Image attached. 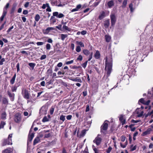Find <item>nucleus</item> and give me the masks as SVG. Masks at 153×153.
I'll use <instances>...</instances> for the list:
<instances>
[{
    "label": "nucleus",
    "mask_w": 153,
    "mask_h": 153,
    "mask_svg": "<svg viewBox=\"0 0 153 153\" xmlns=\"http://www.w3.org/2000/svg\"><path fill=\"white\" fill-rule=\"evenodd\" d=\"M105 69L107 71L106 74L107 77L109 76L111 72L112 66V59L108 61V58L106 57L105 61Z\"/></svg>",
    "instance_id": "1"
},
{
    "label": "nucleus",
    "mask_w": 153,
    "mask_h": 153,
    "mask_svg": "<svg viewBox=\"0 0 153 153\" xmlns=\"http://www.w3.org/2000/svg\"><path fill=\"white\" fill-rule=\"evenodd\" d=\"M108 123H105V121L101 127V132L104 135L106 134H107L106 131L108 129Z\"/></svg>",
    "instance_id": "2"
},
{
    "label": "nucleus",
    "mask_w": 153,
    "mask_h": 153,
    "mask_svg": "<svg viewBox=\"0 0 153 153\" xmlns=\"http://www.w3.org/2000/svg\"><path fill=\"white\" fill-rule=\"evenodd\" d=\"M48 108L46 105L43 106L39 110V114L41 115L46 114L47 113Z\"/></svg>",
    "instance_id": "3"
},
{
    "label": "nucleus",
    "mask_w": 153,
    "mask_h": 153,
    "mask_svg": "<svg viewBox=\"0 0 153 153\" xmlns=\"http://www.w3.org/2000/svg\"><path fill=\"white\" fill-rule=\"evenodd\" d=\"M14 119L16 123H19L21 120V115L19 113H17L14 116Z\"/></svg>",
    "instance_id": "4"
},
{
    "label": "nucleus",
    "mask_w": 153,
    "mask_h": 153,
    "mask_svg": "<svg viewBox=\"0 0 153 153\" xmlns=\"http://www.w3.org/2000/svg\"><path fill=\"white\" fill-rule=\"evenodd\" d=\"M110 18L111 21V25L114 26L116 21V18L114 14H112L110 15Z\"/></svg>",
    "instance_id": "5"
},
{
    "label": "nucleus",
    "mask_w": 153,
    "mask_h": 153,
    "mask_svg": "<svg viewBox=\"0 0 153 153\" xmlns=\"http://www.w3.org/2000/svg\"><path fill=\"white\" fill-rule=\"evenodd\" d=\"M10 134L8 136V138L7 139H4L2 143V145L3 146H5L7 145H9L10 143Z\"/></svg>",
    "instance_id": "6"
},
{
    "label": "nucleus",
    "mask_w": 153,
    "mask_h": 153,
    "mask_svg": "<svg viewBox=\"0 0 153 153\" xmlns=\"http://www.w3.org/2000/svg\"><path fill=\"white\" fill-rule=\"evenodd\" d=\"M101 141L102 139L100 137H97L93 140V142L95 143L98 146L100 144Z\"/></svg>",
    "instance_id": "7"
},
{
    "label": "nucleus",
    "mask_w": 153,
    "mask_h": 153,
    "mask_svg": "<svg viewBox=\"0 0 153 153\" xmlns=\"http://www.w3.org/2000/svg\"><path fill=\"white\" fill-rule=\"evenodd\" d=\"M53 16H56V17L60 18L63 17L64 15L62 13L59 14V13L57 12H55L53 13Z\"/></svg>",
    "instance_id": "8"
},
{
    "label": "nucleus",
    "mask_w": 153,
    "mask_h": 153,
    "mask_svg": "<svg viewBox=\"0 0 153 153\" xmlns=\"http://www.w3.org/2000/svg\"><path fill=\"white\" fill-rule=\"evenodd\" d=\"M87 130L86 129H84L82 130L81 133V134L79 135V131L78 130L77 132V136L78 137H79L80 138L84 137L86 134V132Z\"/></svg>",
    "instance_id": "9"
},
{
    "label": "nucleus",
    "mask_w": 153,
    "mask_h": 153,
    "mask_svg": "<svg viewBox=\"0 0 153 153\" xmlns=\"http://www.w3.org/2000/svg\"><path fill=\"white\" fill-rule=\"evenodd\" d=\"M69 79L70 80L74 82H78L80 83H81L82 82L81 79L80 78L78 77H77L75 78L71 77L69 78Z\"/></svg>",
    "instance_id": "10"
},
{
    "label": "nucleus",
    "mask_w": 153,
    "mask_h": 153,
    "mask_svg": "<svg viewBox=\"0 0 153 153\" xmlns=\"http://www.w3.org/2000/svg\"><path fill=\"white\" fill-rule=\"evenodd\" d=\"M24 97L27 99H28L30 98V95L28 91L26 89L24 91Z\"/></svg>",
    "instance_id": "11"
},
{
    "label": "nucleus",
    "mask_w": 153,
    "mask_h": 153,
    "mask_svg": "<svg viewBox=\"0 0 153 153\" xmlns=\"http://www.w3.org/2000/svg\"><path fill=\"white\" fill-rule=\"evenodd\" d=\"M110 25V21L109 19L105 20L104 22V25L106 28L108 27Z\"/></svg>",
    "instance_id": "12"
},
{
    "label": "nucleus",
    "mask_w": 153,
    "mask_h": 153,
    "mask_svg": "<svg viewBox=\"0 0 153 153\" xmlns=\"http://www.w3.org/2000/svg\"><path fill=\"white\" fill-rule=\"evenodd\" d=\"M94 57L96 59H99L100 57V51L98 50L96 51V52L94 54Z\"/></svg>",
    "instance_id": "13"
},
{
    "label": "nucleus",
    "mask_w": 153,
    "mask_h": 153,
    "mask_svg": "<svg viewBox=\"0 0 153 153\" xmlns=\"http://www.w3.org/2000/svg\"><path fill=\"white\" fill-rule=\"evenodd\" d=\"M105 13L104 11H102L101 13L100 14L98 17V18L100 20H102L103 19L105 16Z\"/></svg>",
    "instance_id": "14"
},
{
    "label": "nucleus",
    "mask_w": 153,
    "mask_h": 153,
    "mask_svg": "<svg viewBox=\"0 0 153 153\" xmlns=\"http://www.w3.org/2000/svg\"><path fill=\"white\" fill-rule=\"evenodd\" d=\"M9 6V3H7L6 5L5 6V7H4L3 9V13H4L5 15H6L7 14V9L8 8Z\"/></svg>",
    "instance_id": "15"
},
{
    "label": "nucleus",
    "mask_w": 153,
    "mask_h": 153,
    "mask_svg": "<svg viewBox=\"0 0 153 153\" xmlns=\"http://www.w3.org/2000/svg\"><path fill=\"white\" fill-rule=\"evenodd\" d=\"M2 102L3 104L7 105L8 103V100L6 98L4 97L2 99Z\"/></svg>",
    "instance_id": "16"
},
{
    "label": "nucleus",
    "mask_w": 153,
    "mask_h": 153,
    "mask_svg": "<svg viewBox=\"0 0 153 153\" xmlns=\"http://www.w3.org/2000/svg\"><path fill=\"white\" fill-rule=\"evenodd\" d=\"M34 137V133H32L31 135L29 134L28 136V140L30 141V142H31Z\"/></svg>",
    "instance_id": "17"
},
{
    "label": "nucleus",
    "mask_w": 153,
    "mask_h": 153,
    "mask_svg": "<svg viewBox=\"0 0 153 153\" xmlns=\"http://www.w3.org/2000/svg\"><path fill=\"white\" fill-rule=\"evenodd\" d=\"M40 141V139L39 137H37L33 141V145H35L36 144L39 142Z\"/></svg>",
    "instance_id": "18"
},
{
    "label": "nucleus",
    "mask_w": 153,
    "mask_h": 153,
    "mask_svg": "<svg viewBox=\"0 0 153 153\" xmlns=\"http://www.w3.org/2000/svg\"><path fill=\"white\" fill-rule=\"evenodd\" d=\"M105 41L107 42H110L111 38V36L107 35H105Z\"/></svg>",
    "instance_id": "19"
},
{
    "label": "nucleus",
    "mask_w": 153,
    "mask_h": 153,
    "mask_svg": "<svg viewBox=\"0 0 153 153\" xmlns=\"http://www.w3.org/2000/svg\"><path fill=\"white\" fill-rule=\"evenodd\" d=\"M107 4L109 7L111 8L114 5V1L113 0H111L108 2Z\"/></svg>",
    "instance_id": "20"
},
{
    "label": "nucleus",
    "mask_w": 153,
    "mask_h": 153,
    "mask_svg": "<svg viewBox=\"0 0 153 153\" xmlns=\"http://www.w3.org/2000/svg\"><path fill=\"white\" fill-rule=\"evenodd\" d=\"M83 53L85 55L87 56L90 54L89 51L87 49H84L83 50Z\"/></svg>",
    "instance_id": "21"
},
{
    "label": "nucleus",
    "mask_w": 153,
    "mask_h": 153,
    "mask_svg": "<svg viewBox=\"0 0 153 153\" xmlns=\"http://www.w3.org/2000/svg\"><path fill=\"white\" fill-rule=\"evenodd\" d=\"M16 76V74L15 73L12 79L10 80V83L11 84H13L15 82V78Z\"/></svg>",
    "instance_id": "22"
},
{
    "label": "nucleus",
    "mask_w": 153,
    "mask_h": 153,
    "mask_svg": "<svg viewBox=\"0 0 153 153\" xmlns=\"http://www.w3.org/2000/svg\"><path fill=\"white\" fill-rule=\"evenodd\" d=\"M6 114L5 112H3L1 116V119H2L3 120H5L6 119Z\"/></svg>",
    "instance_id": "23"
},
{
    "label": "nucleus",
    "mask_w": 153,
    "mask_h": 153,
    "mask_svg": "<svg viewBox=\"0 0 153 153\" xmlns=\"http://www.w3.org/2000/svg\"><path fill=\"white\" fill-rule=\"evenodd\" d=\"M133 4L132 3L130 4L129 5V7L130 9L131 12H133L134 10V9L133 8Z\"/></svg>",
    "instance_id": "24"
},
{
    "label": "nucleus",
    "mask_w": 153,
    "mask_h": 153,
    "mask_svg": "<svg viewBox=\"0 0 153 153\" xmlns=\"http://www.w3.org/2000/svg\"><path fill=\"white\" fill-rule=\"evenodd\" d=\"M127 4V0H124L122 4V7L123 8H125Z\"/></svg>",
    "instance_id": "25"
},
{
    "label": "nucleus",
    "mask_w": 153,
    "mask_h": 153,
    "mask_svg": "<svg viewBox=\"0 0 153 153\" xmlns=\"http://www.w3.org/2000/svg\"><path fill=\"white\" fill-rule=\"evenodd\" d=\"M28 65L33 70L36 65V64L33 63H29L28 64Z\"/></svg>",
    "instance_id": "26"
},
{
    "label": "nucleus",
    "mask_w": 153,
    "mask_h": 153,
    "mask_svg": "<svg viewBox=\"0 0 153 153\" xmlns=\"http://www.w3.org/2000/svg\"><path fill=\"white\" fill-rule=\"evenodd\" d=\"M62 28L63 30H65L68 31H70L71 30V29L65 25H64L63 26Z\"/></svg>",
    "instance_id": "27"
},
{
    "label": "nucleus",
    "mask_w": 153,
    "mask_h": 153,
    "mask_svg": "<svg viewBox=\"0 0 153 153\" xmlns=\"http://www.w3.org/2000/svg\"><path fill=\"white\" fill-rule=\"evenodd\" d=\"M61 39L63 41L68 36V35L67 34H61Z\"/></svg>",
    "instance_id": "28"
},
{
    "label": "nucleus",
    "mask_w": 153,
    "mask_h": 153,
    "mask_svg": "<svg viewBox=\"0 0 153 153\" xmlns=\"http://www.w3.org/2000/svg\"><path fill=\"white\" fill-rule=\"evenodd\" d=\"M40 19V16L38 14H36L35 17V21L38 22Z\"/></svg>",
    "instance_id": "29"
},
{
    "label": "nucleus",
    "mask_w": 153,
    "mask_h": 153,
    "mask_svg": "<svg viewBox=\"0 0 153 153\" xmlns=\"http://www.w3.org/2000/svg\"><path fill=\"white\" fill-rule=\"evenodd\" d=\"M59 119L60 120H62V122H63L65 120V116L63 115H61Z\"/></svg>",
    "instance_id": "30"
},
{
    "label": "nucleus",
    "mask_w": 153,
    "mask_h": 153,
    "mask_svg": "<svg viewBox=\"0 0 153 153\" xmlns=\"http://www.w3.org/2000/svg\"><path fill=\"white\" fill-rule=\"evenodd\" d=\"M15 94L14 93L11 94L10 93V100L11 101H13Z\"/></svg>",
    "instance_id": "31"
},
{
    "label": "nucleus",
    "mask_w": 153,
    "mask_h": 153,
    "mask_svg": "<svg viewBox=\"0 0 153 153\" xmlns=\"http://www.w3.org/2000/svg\"><path fill=\"white\" fill-rule=\"evenodd\" d=\"M76 43L78 45H79L81 47H84V45L83 43L81 42L76 41Z\"/></svg>",
    "instance_id": "32"
},
{
    "label": "nucleus",
    "mask_w": 153,
    "mask_h": 153,
    "mask_svg": "<svg viewBox=\"0 0 153 153\" xmlns=\"http://www.w3.org/2000/svg\"><path fill=\"white\" fill-rule=\"evenodd\" d=\"M49 121L48 119L47 118L46 116H45L42 120V122H48Z\"/></svg>",
    "instance_id": "33"
},
{
    "label": "nucleus",
    "mask_w": 153,
    "mask_h": 153,
    "mask_svg": "<svg viewBox=\"0 0 153 153\" xmlns=\"http://www.w3.org/2000/svg\"><path fill=\"white\" fill-rule=\"evenodd\" d=\"M150 131L148 129L147 131L143 132L142 134V135L143 136L146 135L149 133Z\"/></svg>",
    "instance_id": "34"
},
{
    "label": "nucleus",
    "mask_w": 153,
    "mask_h": 153,
    "mask_svg": "<svg viewBox=\"0 0 153 153\" xmlns=\"http://www.w3.org/2000/svg\"><path fill=\"white\" fill-rule=\"evenodd\" d=\"M5 125V123L4 122L1 121L0 125V128H3Z\"/></svg>",
    "instance_id": "35"
},
{
    "label": "nucleus",
    "mask_w": 153,
    "mask_h": 153,
    "mask_svg": "<svg viewBox=\"0 0 153 153\" xmlns=\"http://www.w3.org/2000/svg\"><path fill=\"white\" fill-rule=\"evenodd\" d=\"M50 30V29L49 28V27H48L46 28V29L45 30V31H44L43 32V33L44 34H48Z\"/></svg>",
    "instance_id": "36"
},
{
    "label": "nucleus",
    "mask_w": 153,
    "mask_h": 153,
    "mask_svg": "<svg viewBox=\"0 0 153 153\" xmlns=\"http://www.w3.org/2000/svg\"><path fill=\"white\" fill-rule=\"evenodd\" d=\"M2 153H10L9 148H7L4 150L2 152Z\"/></svg>",
    "instance_id": "37"
},
{
    "label": "nucleus",
    "mask_w": 153,
    "mask_h": 153,
    "mask_svg": "<svg viewBox=\"0 0 153 153\" xmlns=\"http://www.w3.org/2000/svg\"><path fill=\"white\" fill-rule=\"evenodd\" d=\"M51 134L50 133L48 134H46L45 135L44 137L46 138H49L51 137Z\"/></svg>",
    "instance_id": "38"
},
{
    "label": "nucleus",
    "mask_w": 153,
    "mask_h": 153,
    "mask_svg": "<svg viewBox=\"0 0 153 153\" xmlns=\"http://www.w3.org/2000/svg\"><path fill=\"white\" fill-rule=\"evenodd\" d=\"M139 102L144 105V103L145 102V101L144 100V98H142L140 99L139 100Z\"/></svg>",
    "instance_id": "39"
},
{
    "label": "nucleus",
    "mask_w": 153,
    "mask_h": 153,
    "mask_svg": "<svg viewBox=\"0 0 153 153\" xmlns=\"http://www.w3.org/2000/svg\"><path fill=\"white\" fill-rule=\"evenodd\" d=\"M76 50L77 52H80L81 51V49L80 46H77Z\"/></svg>",
    "instance_id": "40"
},
{
    "label": "nucleus",
    "mask_w": 153,
    "mask_h": 153,
    "mask_svg": "<svg viewBox=\"0 0 153 153\" xmlns=\"http://www.w3.org/2000/svg\"><path fill=\"white\" fill-rule=\"evenodd\" d=\"M47 8L46 9V11H48V12H51V8L49 6V4H47Z\"/></svg>",
    "instance_id": "41"
},
{
    "label": "nucleus",
    "mask_w": 153,
    "mask_h": 153,
    "mask_svg": "<svg viewBox=\"0 0 153 153\" xmlns=\"http://www.w3.org/2000/svg\"><path fill=\"white\" fill-rule=\"evenodd\" d=\"M54 108L52 107L50 109V114H51L52 115L53 114L54 111Z\"/></svg>",
    "instance_id": "42"
},
{
    "label": "nucleus",
    "mask_w": 153,
    "mask_h": 153,
    "mask_svg": "<svg viewBox=\"0 0 153 153\" xmlns=\"http://www.w3.org/2000/svg\"><path fill=\"white\" fill-rule=\"evenodd\" d=\"M6 15H5V13H3L2 14V16H1V17L0 18V22L1 21H2L3 19H4L5 17V16H6Z\"/></svg>",
    "instance_id": "43"
},
{
    "label": "nucleus",
    "mask_w": 153,
    "mask_h": 153,
    "mask_svg": "<svg viewBox=\"0 0 153 153\" xmlns=\"http://www.w3.org/2000/svg\"><path fill=\"white\" fill-rule=\"evenodd\" d=\"M88 61H86L84 63H83L82 65V67L83 68H85L86 66V65H87V62H88Z\"/></svg>",
    "instance_id": "44"
},
{
    "label": "nucleus",
    "mask_w": 153,
    "mask_h": 153,
    "mask_svg": "<svg viewBox=\"0 0 153 153\" xmlns=\"http://www.w3.org/2000/svg\"><path fill=\"white\" fill-rule=\"evenodd\" d=\"M121 141L122 142H124L125 140V139H126V137L123 136V135H122L121 137Z\"/></svg>",
    "instance_id": "45"
},
{
    "label": "nucleus",
    "mask_w": 153,
    "mask_h": 153,
    "mask_svg": "<svg viewBox=\"0 0 153 153\" xmlns=\"http://www.w3.org/2000/svg\"><path fill=\"white\" fill-rule=\"evenodd\" d=\"M82 59V57L81 55H79L78 57L77 58V60H79L81 61Z\"/></svg>",
    "instance_id": "46"
},
{
    "label": "nucleus",
    "mask_w": 153,
    "mask_h": 153,
    "mask_svg": "<svg viewBox=\"0 0 153 153\" xmlns=\"http://www.w3.org/2000/svg\"><path fill=\"white\" fill-rule=\"evenodd\" d=\"M9 46L5 47L4 50V51L5 52H7V51H9Z\"/></svg>",
    "instance_id": "47"
},
{
    "label": "nucleus",
    "mask_w": 153,
    "mask_h": 153,
    "mask_svg": "<svg viewBox=\"0 0 153 153\" xmlns=\"http://www.w3.org/2000/svg\"><path fill=\"white\" fill-rule=\"evenodd\" d=\"M12 91L13 92L16 91L17 88V87L16 86H14L12 88Z\"/></svg>",
    "instance_id": "48"
},
{
    "label": "nucleus",
    "mask_w": 153,
    "mask_h": 153,
    "mask_svg": "<svg viewBox=\"0 0 153 153\" xmlns=\"http://www.w3.org/2000/svg\"><path fill=\"white\" fill-rule=\"evenodd\" d=\"M140 121H141V120H131V122L134 123H137L138 122H140Z\"/></svg>",
    "instance_id": "49"
},
{
    "label": "nucleus",
    "mask_w": 153,
    "mask_h": 153,
    "mask_svg": "<svg viewBox=\"0 0 153 153\" xmlns=\"http://www.w3.org/2000/svg\"><path fill=\"white\" fill-rule=\"evenodd\" d=\"M46 57V56L44 54L42 55L40 58V60H43L45 59Z\"/></svg>",
    "instance_id": "50"
},
{
    "label": "nucleus",
    "mask_w": 153,
    "mask_h": 153,
    "mask_svg": "<svg viewBox=\"0 0 153 153\" xmlns=\"http://www.w3.org/2000/svg\"><path fill=\"white\" fill-rule=\"evenodd\" d=\"M73 62H74V60H72L71 61H68L66 62L65 64L66 65H69V64L73 63Z\"/></svg>",
    "instance_id": "51"
},
{
    "label": "nucleus",
    "mask_w": 153,
    "mask_h": 153,
    "mask_svg": "<svg viewBox=\"0 0 153 153\" xmlns=\"http://www.w3.org/2000/svg\"><path fill=\"white\" fill-rule=\"evenodd\" d=\"M49 4L48 3H47L46 4H43L42 6V8L43 9H45L46 7H47V4Z\"/></svg>",
    "instance_id": "52"
},
{
    "label": "nucleus",
    "mask_w": 153,
    "mask_h": 153,
    "mask_svg": "<svg viewBox=\"0 0 153 153\" xmlns=\"http://www.w3.org/2000/svg\"><path fill=\"white\" fill-rule=\"evenodd\" d=\"M112 148L110 146L107 149L106 151L107 153H110L111 152Z\"/></svg>",
    "instance_id": "53"
},
{
    "label": "nucleus",
    "mask_w": 153,
    "mask_h": 153,
    "mask_svg": "<svg viewBox=\"0 0 153 153\" xmlns=\"http://www.w3.org/2000/svg\"><path fill=\"white\" fill-rule=\"evenodd\" d=\"M46 48L47 50H50L51 48V45L49 44H47L46 45Z\"/></svg>",
    "instance_id": "54"
},
{
    "label": "nucleus",
    "mask_w": 153,
    "mask_h": 153,
    "mask_svg": "<svg viewBox=\"0 0 153 153\" xmlns=\"http://www.w3.org/2000/svg\"><path fill=\"white\" fill-rule=\"evenodd\" d=\"M44 44V42H38L36 43V44L38 46L42 45Z\"/></svg>",
    "instance_id": "55"
},
{
    "label": "nucleus",
    "mask_w": 153,
    "mask_h": 153,
    "mask_svg": "<svg viewBox=\"0 0 153 153\" xmlns=\"http://www.w3.org/2000/svg\"><path fill=\"white\" fill-rule=\"evenodd\" d=\"M89 111V105L88 104L86 105V109L85 111L86 112H88Z\"/></svg>",
    "instance_id": "56"
},
{
    "label": "nucleus",
    "mask_w": 153,
    "mask_h": 153,
    "mask_svg": "<svg viewBox=\"0 0 153 153\" xmlns=\"http://www.w3.org/2000/svg\"><path fill=\"white\" fill-rule=\"evenodd\" d=\"M72 116L71 115H68L67 116L66 118L68 120H70L71 119Z\"/></svg>",
    "instance_id": "57"
},
{
    "label": "nucleus",
    "mask_w": 153,
    "mask_h": 153,
    "mask_svg": "<svg viewBox=\"0 0 153 153\" xmlns=\"http://www.w3.org/2000/svg\"><path fill=\"white\" fill-rule=\"evenodd\" d=\"M56 27L60 30H62V25H59L58 26H56Z\"/></svg>",
    "instance_id": "58"
},
{
    "label": "nucleus",
    "mask_w": 153,
    "mask_h": 153,
    "mask_svg": "<svg viewBox=\"0 0 153 153\" xmlns=\"http://www.w3.org/2000/svg\"><path fill=\"white\" fill-rule=\"evenodd\" d=\"M5 61L4 58H2V59L0 60V65H2L3 64V62Z\"/></svg>",
    "instance_id": "59"
},
{
    "label": "nucleus",
    "mask_w": 153,
    "mask_h": 153,
    "mask_svg": "<svg viewBox=\"0 0 153 153\" xmlns=\"http://www.w3.org/2000/svg\"><path fill=\"white\" fill-rule=\"evenodd\" d=\"M17 71L18 72L19 70V63H18L17 64L16 66Z\"/></svg>",
    "instance_id": "60"
},
{
    "label": "nucleus",
    "mask_w": 153,
    "mask_h": 153,
    "mask_svg": "<svg viewBox=\"0 0 153 153\" xmlns=\"http://www.w3.org/2000/svg\"><path fill=\"white\" fill-rule=\"evenodd\" d=\"M29 2H27L25 3V4H24V7L25 8L27 7L29 5Z\"/></svg>",
    "instance_id": "61"
},
{
    "label": "nucleus",
    "mask_w": 153,
    "mask_h": 153,
    "mask_svg": "<svg viewBox=\"0 0 153 153\" xmlns=\"http://www.w3.org/2000/svg\"><path fill=\"white\" fill-rule=\"evenodd\" d=\"M150 102V100H148L146 102H145L144 103V105H149V103Z\"/></svg>",
    "instance_id": "62"
},
{
    "label": "nucleus",
    "mask_w": 153,
    "mask_h": 153,
    "mask_svg": "<svg viewBox=\"0 0 153 153\" xmlns=\"http://www.w3.org/2000/svg\"><path fill=\"white\" fill-rule=\"evenodd\" d=\"M99 3V2H95L93 4L94 7H96L97 6Z\"/></svg>",
    "instance_id": "63"
},
{
    "label": "nucleus",
    "mask_w": 153,
    "mask_h": 153,
    "mask_svg": "<svg viewBox=\"0 0 153 153\" xmlns=\"http://www.w3.org/2000/svg\"><path fill=\"white\" fill-rule=\"evenodd\" d=\"M87 33V32L85 30H83L81 32V33L82 35H85Z\"/></svg>",
    "instance_id": "64"
}]
</instances>
